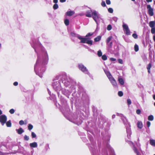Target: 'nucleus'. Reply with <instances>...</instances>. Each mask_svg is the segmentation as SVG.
Segmentation results:
<instances>
[{
	"label": "nucleus",
	"instance_id": "13",
	"mask_svg": "<svg viewBox=\"0 0 155 155\" xmlns=\"http://www.w3.org/2000/svg\"><path fill=\"white\" fill-rule=\"evenodd\" d=\"M137 127L140 128L141 129L143 127L142 123L141 121H139L137 123Z\"/></svg>",
	"mask_w": 155,
	"mask_h": 155
},
{
	"label": "nucleus",
	"instance_id": "32",
	"mask_svg": "<svg viewBox=\"0 0 155 155\" xmlns=\"http://www.w3.org/2000/svg\"><path fill=\"white\" fill-rule=\"evenodd\" d=\"M151 32L152 34H154L155 33V28H152L151 29Z\"/></svg>",
	"mask_w": 155,
	"mask_h": 155
},
{
	"label": "nucleus",
	"instance_id": "23",
	"mask_svg": "<svg viewBox=\"0 0 155 155\" xmlns=\"http://www.w3.org/2000/svg\"><path fill=\"white\" fill-rule=\"evenodd\" d=\"M112 38V37L111 36H110L107 39V43H109L110 41L111 40V39Z\"/></svg>",
	"mask_w": 155,
	"mask_h": 155
},
{
	"label": "nucleus",
	"instance_id": "46",
	"mask_svg": "<svg viewBox=\"0 0 155 155\" xmlns=\"http://www.w3.org/2000/svg\"><path fill=\"white\" fill-rule=\"evenodd\" d=\"M18 83L17 82H15L13 83L14 85L15 86H17L18 85Z\"/></svg>",
	"mask_w": 155,
	"mask_h": 155
},
{
	"label": "nucleus",
	"instance_id": "45",
	"mask_svg": "<svg viewBox=\"0 0 155 155\" xmlns=\"http://www.w3.org/2000/svg\"><path fill=\"white\" fill-rule=\"evenodd\" d=\"M38 64V61H36V63L35 64V68H34V69H35H35L36 68V66Z\"/></svg>",
	"mask_w": 155,
	"mask_h": 155
},
{
	"label": "nucleus",
	"instance_id": "59",
	"mask_svg": "<svg viewBox=\"0 0 155 155\" xmlns=\"http://www.w3.org/2000/svg\"><path fill=\"white\" fill-rule=\"evenodd\" d=\"M128 137H129V138H130V134L129 135V137H128Z\"/></svg>",
	"mask_w": 155,
	"mask_h": 155
},
{
	"label": "nucleus",
	"instance_id": "47",
	"mask_svg": "<svg viewBox=\"0 0 155 155\" xmlns=\"http://www.w3.org/2000/svg\"><path fill=\"white\" fill-rule=\"evenodd\" d=\"M71 34L72 36H75V34L74 32H71Z\"/></svg>",
	"mask_w": 155,
	"mask_h": 155
},
{
	"label": "nucleus",
	"instance_id": "30",
	"mask_svg": "<svg viewBox=\"0 0 155 155\" xmlns=\"http://www.w3.org/2000/svg\"><path fill=\"white\" fill-rule=\"evenodd\" d=\"M107 30L108 31L112 29V26L110 25H108L107 28Z\"/></svg>",
	"mask_w": 155,
	"mask_h": 155
},
{
	"label": "nucleus",
	"instance_id": "38",
	"mask_svg": "<svg viewBox=\"0 0 155 155\" xmlns=\"http://www.w3.org/2000/svg\"><path fill=\"white\" fill-rule=\"evenodd\" d=\"M127 103L129 105L131 104V101L130 99H128L127 100Z\"/></svg>",
	"mask_w": 155,
	"mask_h": 155
},
{
	"label": "nucleus",
	"instance_id": "39",
	"mask_svg": "<svg viewBox=\"0 0 155 155\" xmlns=\"http://www.w3.org/2000/svg\"><path fill=\"white\" fill-rule=\"evenodd\" d=\"M86 16L88 17H91V16L92 15L90 14H89L87 12V14L86 15Z\"/></svg>",
	"mask_w": 155,
	"mask_h": 155
},
{
	"label": "nucleus",
	"instance_id": "20",
	"mask_svg": "<svg viewBox=\"0 0 155 155\" xmlns=\"http://www.w3.org/2000/svg\"><path fill=\"white\" fill-rule=\"evenodd\" d=\"M28 129L29 130H32L33 128V126L32 125H31V124H28Z\"/></svg>",
	"mask_w": 155,
	"mask_h": 155
},
{
	"label": "nucleus",
	"instance_id": "28",
	"mask_svg": "<svg viewBox=\"0 0 155 155\" xmlns=\"http://www.w3.org/2000/svg\"><path fill=\"white\" fill-rule=\"evenodd\" d=\"M24 139L25 140H29V137L26 135L24 136Z\"/></svg>",
	"mask_w": 155,
	"mask_h": 155
},
{
	"label": "nucleus",
	"instance_id": "33",
	"mask_svg": "<svg viewBox=\"0 0 155 155\" xmlns=\"http://www.w3.org/2000/svg\"><path fill=\"white\" fill-rule=\"evenodd\" d=\"M15 110L13 109H11V110H10L9 111V112L11 114H14L15 112Z\"/></svg>",
	"mask_w": 155,
	"mask_h": 155
},
{
	"label": "nucleus",
	"instance_id": "37",
	"mask_svg": "<svg viewBox=\"0 0 155 155\" xmlns=\"http://www.w3.org/2000/svg\"><path fill=\"white\" fill-rule=\"evenodd\" d=\"M93 35V33H88L86 36V37H87L90 36H91Z\"/></svg>",
	"mask_w": 155,
	"mask_h": 155
},
{
	"label": "nucleus",
	"instance_id": "12",
	"mask_svg": "<svg viewBox=\"0 0 155 155\" xmlns=\"http://www.w3.org/2000/svg\"><path fill=\"white\" fill-rule=\"evenodd\" d=\"M16 131L18 134H21L24 132V130L21 128H20L19 129H16Z\"/></svg>",
	"mask_w": 155,
	"mask_h": 155
},
{
	"label": "nucleus",
	"instance_id": "22",
	"mask_svg": "<svg viewBox=\"0 0 155 155\" xmlns=\"http://www.w3.org/2000/svg\"><path fill=\"white\" fill-rule=\"evenodd\" d=\"M31 136L32 138H35L36 137V134L34 132H31Z\"/></svg>",
	"mask_w": 155,
	"mask_h": 155
},
{
	"label": "nucleus",
	"instance_id": "40",
	"mask_svg": "<svg viewBox=\"0 0 155 155\" xmlns=\"http://www.w3.org/2000/svg\"><path fill=\"white\" fill-rule=\"evenodd\" d=\"M118 62L120 64H123V61L121 59H119L118 60Z\"/></svg>",
	"mask_w": 155,
	"mask_h": 155
},
{
	"label": "nucleus",
	"instance_id": "41",
	"mask_svg": "<svg viewBox=\"0 0 155 155\" xmlns=\"http://www.w3.org/2000/svg\"><path fill=\"white\" fill-rule=\"evenodd\" d=\"M106 2L107 5H110L111 3V2L110 0H106Z\"/></svg>",
	"mask_w": 155,
	"mask_h": 155
},
{
	"label": "nucleus",
	"instance_id": "19",
	"mask_svg": "<svg viewBox=\"0 0 155 155\" xmlns=\"http://www.w3.org/2000/svg\"><path fill=\"white\" fill-rule=\"evenodd\" d=\"M153 117L152 115H150L148 116V120H149L152 121L153 120Z\"/></svg>",
	"mask_w": 155,
	"mask_h": 155
},
{
	"label": "nucleus",
	"instance_id": "21",
	"mask_svg": "<svg viewBox=\"0 0 155 155\" xmlns=\"http://www.w3.org/2000/svg\"><path fill=\"white\" fill-rule=\"evenodd\" d=\"M134 50L135 51H137L139 50V47L138 45H135L134 46Z\"/></svg>",
	"mask_w": 155,
	"mask_h": 155
},
{
	"label": "nucleus",
	"instance_id": "26",
	"mask_svg": "<svg viewBox=\"0 0 155 155\" xmlns=\"http://www.w3.org/2000/svg\"><path fill=\"white\" fill-rule=\"evenodd\" d=\"M108 12L110 13H112L113 12V10L112 8H109L108 9Z\"/></svg>",
	"mask_w": 155,
	"mask_h": 155
},
{
	"label": "nucleus",
	"instance_id": "14",
	"mask_svg": "<svg viewBox=\"0 0 155 155\" xmlns=\"http://www.w3.org/2000/svg\"><path fill=\"white\" fill-rule=\"evenodd\" d=\"M155 25V21H150L149 23V26L151 28L154 27Z\"/></svg>",
	"mask_w": 155,
	"mask_h": 155
},
{
	"label": "nucleus",
	"instance_id": "8",
	"mask_svg": "<svg viewBox=\"0 0 155 155\" xmlns=\"http://www.w3.org/2000/svg\"><path fill=\"white\" fill-rule=\"evenodd\" d=\"M147 8L148 9V12L149 15L150 16H152L154 15L153 9L152 8L150 5H147Z\"/></svg>",
	"mask_w": 155,
	"mask_h": 155
},
{
	"label": "nucleus",
	"instance_id": "17",
	"mask_svg": "<svg viewBox=\"0 0 155 155\" xmlns=\"http://www.w3.org/2000/svg\"><path fill=\"white\" fill-rule=\"evenodd\" d=\"M6 125L7 127H10L12 126V124L11 123V120H9L7 121L6 123Z\"/></svg>",
	"mask_w": 155,
	"mask_h": 155
},
{
	"label": "nucleus",
	"instance_id": "7",
	"mask_svg": "<svg viewBox=\"0 0 155 155\" xmlns=\"http://www.w3.org/2000/svg\"><path fill=\"white\" fill-rule=\"evenodd\" d=\"M137 146L138 149H137L135 147H134L133 148V150L134 152L137 154V155H140V153L139 151L141 150L140 145V144L137 145Z\"/></svg>",
	"mask_w": 155,
	"mask_h": 155
},
{
	"label": "nucleus",
	"instance_id": "27",
	"mask_svg": "<svg viewBox=\"0 0 155 155\" xmlns=\"http://www.w3.org/2000/svg\"><path fill=\"white\" fill-rule=\"evenodd\" d=\"M58 4H55L53 6V8L54 9H57L58 8Z\"/></svg>",
	"mask_w": 155,
	"mask_h": 155
},
{
	"label": "nucleus",
	"instance_id": "48",
	"mask_svg": "<svg viewBox=\"0 0 155 155\" xmlns=\"http://www.w3.org/2000/svg\"><path fill=\"white\" fill-rule=\"evenodd\" d=\"M5 154V153H3L0 151V155H4Z\"/></svg>",
	"mask_w": 155,
	"mask_h": 155
},
{
	"label": "nucleus",
	"instance_id": "42",
	"mask_svg": "<svg viewBox=\"0 0 155 155\" xmlns=\"http://www.w3.org/2000/svg\"><path fill=\"white\" fill-rule=\"evenodd\" d=\"M151 124L150 122L149 121H147V125L148 127H150Z\"/></svg>",
	"mask_w": 155,
	"mask_h": 155
},
{
	"label": "nucleus",
	"instance_id": "64",
	"mask_svg": "<svg viewBox=\"0 0 155 155\" xmlns=\"http://www.w3.org/2000/svg\"><path fill=\"white\" fill-rule=\"evenodd\" d=\"M154 105L155 106V102L154 103Z\"/></svg>",
	"mask_w": 155,
	"mask_h": 155
},
{
	"label": "nucleus",
	"instance_id": "25",
	"mask_svg": "<svg viewBox=\"0 0 155 155\" xmlns=\"http://www.w3.org/2000/svg\"><path fill=\"white\" fill-rule=\"evenodd\" d=\"M102 58L104 60H106L107 59V58L105 55H103L102 56Z\"/></svg>",
	"mask_w": 155,
	"mask_h": 155
},
{
	"label": "nucleus",
	"instance_id": "62",
	"mask_svg": "<svg viewBox=\"0 0 155 155\" xmlns=\"http://www.w3.org/2000/svg\"><path fill=\"white\" fill-rule=\"evenodd\" d=\"M132 0V1H135V0Z\"/></svg>",
	"mask_w": 155,
	"mask_h": 155
},
{
	"label": "nucleus",
	"instance_id": "52",
	"mask_svg": "<svg viewBox=\"0 0 155 155\" xmlns=\"http://www.w3.org/2000/svg\"><path fill=\"white\" fill-rule=\"evenodd\" d=\"M48 56L47 54H46V58H45V59L46 60H48Z\"/></svg>",
	"mask_w": 155,
	"mask_h": 155
},
{
	"label": "nucleus",
	"instance_id": "2",
	"mask_svg": "<svg viewBox=\"0 0 155 155\" xmlns=\"http://www.w3.org/2000/svg\"><path fill=\"white\" fill-rule=\"evenodd\" d=\"M77 37L81 40V43H86L90 45L92 44V41L90 40V39L89 38H83L82 36L79 35H77Z\"/></svg>",
	"mask_w": 155,
	"mask_h": 155
},
{
	"label": "nucleus",
	"instance_id": "16",
	"mask_svg": "<svg viewBox=\"0 0 155 155\" xmlns=\"http://www.w3.org/2000/svg\"><path fill=\"white\" fill-rule=\"evenodd\" d=\"M101 38V37L100 36H98L94 39V41L95 42L98 41L100 40Z\"/></svg>",
	"mask_w": 155,
	"mask_h": 155
},
{
	"label": "nucleus",
	"instance_id": "58",
	"mask_svg": "<svg viewBox=\"0 0 155 155\" xmlns=\"http://www.w3.org/2000/svg\"><path fill=\"white\" fill-rule=\"evenodd\" d=\"M1 45H2L0 43V48L1 47Z\"/></svg>",
	"mask_w": 155,
	"mask_h": 155
},
{
	"label": "nucleus",
	"instance_id": "31",
	"mask_svg": "<svg viewBox=\"0 0 155 155\" xmlns=\"http://www.w3.org/2000/svg\"><path fill=\"white\" fill-rule=\"evenodd\" d=\"M151 67V64H149L147 67V70H150V68Z\"/></svg>",
	"mask_w": 155,
	"mask_h": 155
},
{
	"label": "nucleus",
	"instance_id": "49",
	"mask_svg": "<svg viewBox=\"0 0 155 155\" xmlns=\"http://www.w3.org/2000/svg\"><path fill=\"white\" fill-rule=\"evenodd\" d=\"M53 2L54 3L56 4L58 2V0H53Z\"/></svg>",
	"mask_w": 155,
	"mask_h": 155
},
{
	"label": "nucleus",
	"instance_id": "4",
	"mask_svg": "<svg viewBox=\"0 0 155 155\" xmlns=\"http://www.w3.org/2000/svg\"><path fill=\"white\" fill-rule=\"evenodd\" d=\"M122 27L125 33L127 35H130V31L128 26L126 24L124 23Z\"/></svg>",
	"mask_w": 155,
	"mask_h": 155
},
{
	"label": "nucleus",
	"instance_id": "54",
	"mask_svg": "<svg viewBox=\"0 0 155 155\" xmlns=\"http://www.w3.org/2000/svg\"><path fill=\"white\" fill-rule=\"evenodd\" d=\"M153 40L155 41V36H154L153 37Z\"/></svg>",
	"mask_w": 155,
	"mask_h": 155
},
{
	"label": "nucleus",
	"instance_id": "55",
	"mask_svg": "<svg viewBox=\"0 0 155 155\" xmlns=\"http://www.w3.org/2000/svg\"><path fill=\"white\" fill-rule=\"evenodd\" d=\"M2 114V110L0 109V115H1Z\"/></svg>",
	"mask_w": 155,
	"mask_h": 155
},
{
	"label": "nucleus",
	"instance_id": "53",
	"mask_svg": "<svg viewBox=\"0 0 155 155\" xmlns=\"http://www.w3.org/2000/svg\"><path fill=\"white\" fill-rule=\"evenodd\" d=\"M115 115H113L112 116V118H115Z\"/></svg>",
	"mask_w": 155,
	"mask_h": 155
},
{
	"label": "nucleus",
	"instance_id": "57",
	"mask_svg": "<svg viewBox=\"0 0 155 155\" xmlns=\"http://www.w3.org/2000/svg\"><path fill=\"white\" fill-rule=\"evenodd\" d=\"M148 72L149 73H150V70H148Z\"/></svg>",
	"mask_w": 155,
	"mask_h": 155
},
{
	"label": "nucleus",
	"instance_id": "36",
	"mask_svg": "<svg viewBox=\"0 0 155 155\" xmlns=\"http://www.w3.org/2000/svg\"><path fill=\"white\" fill-rule=\"evenodd\" d=\"M132 36L134 38H137V35L135 33H134L132 35Z\"/></svg>",
	"mask_w": 155,
	"mask_h": 155
},
{
	"label": "nucleus",
	"instance_id": "44",
	"mask_svg": "<svg viewBox=\"0 0 155 155\" xmlns=\"http://www.w3.org/2000/svg\"><path fill=\"white\" fill-rule=\"evenodd\" d=\"M110 60L111 61H115L116 60V59L114 58H110Z\"/></svg>",
	"mask_w": 155,
	"mask_h": 155
},
{
	"label": "nucleus",
	"instance_id": "63",
	"mask_svg": "<svg viewBox=\"0 0 155 155\" xmlns=\"http://www.w3.org/2000/svg\"><path fill=\"white\" fill-rule=\"evenodd\" d=\"M115 18L116 19V20H117V18Z\"/></svg>",
	"mask_w": 155,
	"mask_h": 155
},
{
	"label": "nucleus",
	"instance_id": "24",
	"mask_svg": "<svg viewBox=\"0 0 155 155\" xmlns=\"http://www.w3.org/2000/svg\"><path fill=\"white\" fill-rule=\"evenodd\" d=\"M64 23L66 25H68L69 24V20L68 19H66L64 20Z\"/></svg>",
	"mask_w": 155,
	"mask_h": 155
},
{
	"label": "nucleus",
	"instance_id": "34",
	"mask_svg": "<svg viewBox=\"0 0 155 155\" xmlns=\"http://www.w3.org/2000/svg\"><path fill=\"white\" fill-rule=\"evenodd\" d=\"M101 5L103 7H105L106 6L105 3L104 1H102V2Z\"/></svg>",
	"mask_w": 155,
	"mask_h": 155
},
{
	"label": "nucleus",
	"instance_id": "1",
	"mask_svg": "<svg viewBox=\"0 0 155 155\" xmlns=\"http://www.w3.org/2000/svg\"><path fill=\"white\" fill-rule=\"evenodd\" d=\"M104 71L113 87L114 88H117L118 85L116 81L112 77L110 72L105 69H104Z\"/></svg>",
	"mask_w": 155,
	"mask_h": 155
},
{
	"label": "nucleus",
	"instance_id": "11",
	"mask_svg": "<svg viewBox=\"0 0 155 155\" xmlns=\"http://www.w3.org/2000/svg\"><path fill=\"white\" fill-rule=\"evenodd\" d=\"M74 12L73 11H67L66 13V15L69 16H71L74 15Z\"/></svg>",
	"mask_w": 155,
	"mask_h": 155
},
{
	"label": "nucleus",
	"instance_id": "35",
	"mask_svg": "<svg viewBox=\"0 0 155 155\" xmlns=\"http://www.w3.org/2000/svg\"><path fill=\"white\" fill-rule=\"evenodd\" d=\"M19 124L21 125H23L24 124V122L23 120H21L19 121Z\"/></svg>",
	"mask_w": 155,
	"mask_h": 155
},
{
	"label": "nucleus",
	"instance_id": "51",
	"mask_svg": "<svg viewBox=\"0 0 155 155\" xmlns=\"http://www.w3.org/2000/svg\"><path fill=\"white\" fill-rule=\"evenodd\" d=\"M147 2H152V0H146Z\"/></svg>",
	"mask_w": 155,
	"mask_h": 155
},
{
	"label": "nucleus",
	"instance_id": "5",
	"mask_svg": "<svg viewBox=\"0 0 155 155\" xmlns=\"http://www.w3.org/2000/svg\"><path fill=\"white\" fill-rule=\"evenodd\" d=\"M78 68L80 70L83 72L87 74L88 71L86 67L82 64H78Z\"/></svg>",
	"mask_w": 155,
	"mask_h": 155
},
{
	"label": "nucleus",
	"instance_id": "10",
	"mask_svg": "<svg viewBox=\"0 0 155 155\" xmlns=\"http://www.w3.org/2000/svg\"><path fill=\"white\" fill-rule=\"evenodd\" d=\"M29 145L30 147L32 148H36L38 146L37 143L36 142H34L33 143H30Z\"/></svg>",
	"mask_w": 155,
	"mask_h": 155
},
{
	"label": "nucleus",
	"instance_id": "61",
	"mask_svg": "<svg viewBox=\"0 0 155 155\" xmlns=\"http://www.w3.org/2000/svg\"><path fill=\"white\" fill-rule=\"evenodd\" d=\"M45 71V69H43V72H44Z\"/></svg>",
	"mask_w": 155,
	"mask_h": 155
},
{
	"label": "nucleus",
	"instance_id": "50",
	"mask_svg": "<svg viewBox=\"0 0 155 155\" xmlns=\"http://www.w3.org/2000/svg\"><path fill=\"white\" fill-rule=\"evenodd\" d=\"M60 1L61 2H64L66 1V0H60Z\"/></svg>",
	"mask_w": 155,
	"mask_h": 155
},
{
	"label": "nucleus",
	"instance_id": "29",
	"mask_svg": "<svg viewBox=\"0 0 155 155\" xmlns=\"http://www.w3.org/2000/svg\"><path fill=\"white\" fill-rule=\"evenodd\" d=\"M118 95L120 97H122L123 95V93L121 91H119L118 93Z\"/></svg>",
	"mask_w": 155,
	"mask_h": 155
},
{
	"label": "nucleus",
	"instance_id": "6",
	"mask_svg": "<svg viewBox=\"0 0 155 155\" xmlns=\"http://www.w3.org/2000/svg\"><path fill=\"white\" fill-rule=\"evenodd\" d=\"M7 119V117L5 115H2L0 116V122L2 126L6 123Z\"/></svg>",
	"mask_w": 155,
	"mask_h": 155
},
{
	"label": "nucleus",
	"instance_id": "3",
	"mask_svg": "<svg viewBox=\"0 0 155 155\" xmlns=\"http://www.w3.org/2000/svg\"><path fill=\"white\" fill-rule=\"evenodd\" d=\"M92 15L93 19L97 24V20L100 18V15L97 11H94L92 13Z\"/></svg>",
	"mask_w": 155,
	"mask_h": 155
},
{
	"label": "nucleus",
	"instance_id": "15",
	"mask_svg": "<svg viewBox=\"0 0 155 155\" xmlns=\"http://www.w3.org/2000/svg\"><path fill=\"white\" fill-rule=\"evenodd\" d=\"M150 144L152 146L155 147V140H150Z\"/></svg>",
	"mask_w": 155,
	"mask_h": 155
},
{
	"label": "nucleus",
	"instance_id": "43",
	"mask_svg": "<svg viewBox=\"0 0 155 155\" xmlns=\"http://www.w3.org/2000/svg\"><path fill=\"white\" fill-rule=\"evenodd\" d=\"M141 111L140 110L138 109L136 111V113L137 114H140V113Z\"/></svg>",
	"mask_w": 155,
	"mask_h": 155
},
{
	"label": "nucleus",
	"instance_id": "60",
	"mask_svg": "<svg viewBox=\"0 0 155 155\" xmlns=\"http://www.w3.org/2000/svg\"><path fill=\"white\" fill-rule=\"evenodd\" d=\"M112 42H111L110 43V45H112Z\"/></svg>",
	"mask_w": 155,
	"mask_h": 155
},
{
	"label": "nucleus",
	"instance_id": "56",
	"mask_svg": "<svg viewBox=\"0 0 155 155\" xmlns=\"http://www.w3.org/2000/svg\"><path fill=\"white\" fill-rule=\"evenodd\" d=\"M153 99H154V100H155V95H154L153 96Z\"/></svg>",
	"mask_w": 155,
	"mask_h": 155
},
{
	"label": "nucleus",
	"instance_id": "9",
	"mask_svg": "<svg viewBox=\"0 0 155 155\" xmlns=\"http://www.w3.org/2000/svg\"><path fill=\"white\" fill-rule=\"evenodd\" d=\"M118 80L119 83L121 85H123L124 84V80L120 76H119L118 77Z\"/></svg>",
	"mask_w": 155,
	"mask_h": 155
},
{
	"label": "nucleus",
	"instance_id": "18",
	"mask_svg": "<svg viewBox=\"0 0 155 155\" xmlns=\"http://www.w3.org/2000/svg\"><path fill=\"white\" fill-rule=\"evenodd\" d=\"M97 54L98 57H100L102 56V53L101 50H99L97 53Z\"/></svg>",
	"mask_w": 155,
	"mask_h": 155
}]
</instances>
